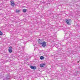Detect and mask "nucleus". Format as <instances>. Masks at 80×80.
<instances>
[{"instance_id": "obj_1", "label": "nucleus", "mask_w": 80, "mask_h": 80, "mask_svg": "<svg viewBox=\"0 0 80 80\" xmlns=\"http://www.w3.org/2000/svg\"><path fill=\"white\" fill-rule=\"evenodd\" d=\"M65 22L67 24H68V25H70V23H71V22H72V21L71 20V19H66L65 20Z\"/></svg>"}, {"instance_id": "obj_2", "label": "nucleus", "mask_w": 80, "mask_h": 80, "mask_svg": "<svg viewBox=\"0 0 80 80\" xmlns=\"http://www.w3.org/2000/svg\"><path fill=\"white\" fill-rule=\"evenodd\" d=\"M41 43V44L42 47H46V46L47 45V44L45 42H43L42 43Z\"/></svg>"}, {"instance_id": "obj_3", "label": "nucleus", "mask_w": 80, "mask_h": 80, "mask_svg": "<svg viewBox=\"0 0 80 80\" xmlns=\"http://www.w3.org/2000/svg\"><path fill=\"white\" fill-rule=\"evenodd\" d=\"M8 51L9 53H12V52H13V50H12V47H10L9 48Z\"/></svg>"}, {"instance_id": "obj_4", "label": "nucleus", "mask_w": 80, "mask_h": 80, "mask_svg": "<svg viewBox=\"0 0 80 80\" xmlns=\"http://www.w3.org/2000/svg\"><path fill=\"white\" fill-rule=\"evenodd\" d=\"M12 7H13L15 5V2H13V1L11 0L10 1Z\"/></svg>"}, {"instance_id": "obj_5", "label": "nucleus", "mask_w": 80, "mask_h": 80, "mask_svg": "<svg viewBox=\"0 0 80 80\" xmlns=\"http://www.w3.org/2000/svg\"><path fill=\"white\" fill-rule=\"evenodd\" d=\"M30 68L31 69H32V70H36L37 69V68L35 66H31Z\"/></svg>"}, {"instance_id": "obj_6", "label": "nucleus", "mask_w": 80, "mask_h": 80, "mask_svg": "<svg viewBox=\"0 0 80 80\" xmlns=\"http://www.w3.org/2000/svg\"><path fill=\"white\" fill-rule=\"evenodd\" d=\"M10 78V76L9 75H7V76L5 78L6 80H9Z\"/></svg>"}, {"instance_id": "obj_7", "label": "nucleus", "mask_w": 80, "mask_h": 80, "mask_svg": "<svg viewBox=\"0 0 80 80\" xmlns=\"http://www.w3.org/2000/svg\"><path fill=\"white\" fill-rule=\"evenodd\" d=\"M43 40H41L40 39L38 41V43L39 44H40V45H41V43H43Z\"/></svg>"}, {"instance_id": "obj_8", "label": "nucleus", "mask_w": 80, "mask_h": 80, "mask_svg": "<svg viewBox=\"0 0 80 80\" xmlns=\"http://www.w3.org/2000/svg\"><path fill=\"white\" fill-rule=\"evenodd\" d=\"M45 64H41L40 65V66L41 67H43L45 66Z\"/></svg>"}, {"instance_id": "obj_9", "label": "nucleus", "mask_w": 80, "mask_h": 80, "mask_svg": "<svg viewBox=\"0 0 80 80\" xmlns=\"http://www.w3.org/2000/svg\"><path fill=\"white\" fill-rule=\"evenodd\" d=\"M44 58V57L43 56H41L40 57V60H43Z\"/></svg>"}, {"instance_id": "obj_10", "label": "nucleus", "mask_w": 80, "mask_h": 80, "mask_svg": "<svg viewBox=\"0 0 80 80\" xmlns=\"http://www.w3.org/2000/svg\"><path fill=\"white\" fill-rule=\"evenodd\" d=\"M23 12H24V13H25L26 12H27V9H24L23 10Z\"/></svg>"}, {"instance_id": "obj_11", "label": "nucleus", "mask_w": 80, "mask_h": 80, "mask_svg": "<svg viewBox=\"0 0 80 80\" xmlns=\"http://www.w3.org/2000/svg\"><path fill=\"white\" fill-rule=\"evenodd\" d=\"M20 12V10H16V12H17V13H18L19 12Z\"/></svg>"}, {"instance_id": "obj_12", "label": "nucleus", "mask_w": 80, "mask_h": 80, "mask_svg": "<svg viewBox=\"0 0 80 80\" xmlns=\"http://www.w3.org/2000/svg\"><path fill=\"white\" fill-rule=\"evenodd\" d=\"M3 35V33L0 31V35Z\"/></svg>"}]
</instances>
